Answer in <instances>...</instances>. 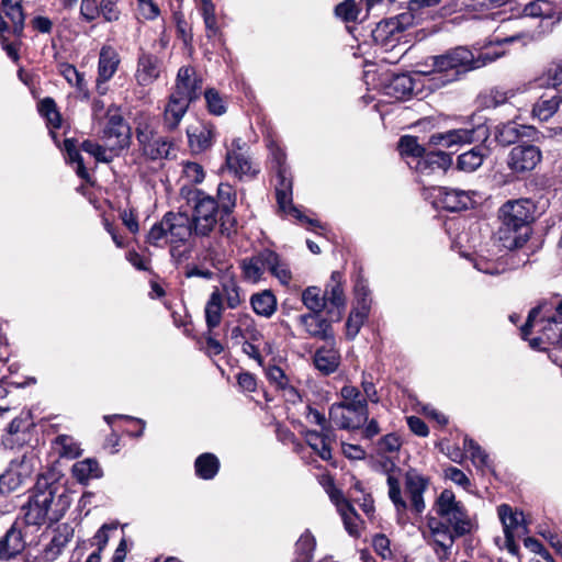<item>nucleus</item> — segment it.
Wrapping results in <instances>:
<instances>
[{"label":"nucleus","mask_w":562,"mask_h":562,"mask_svg":"<svg viewBox=\"0 0 562 562\" xmlns=\"http://www.w3.org/2000/svg\"><path fill=\"white\" fill-rule=\"evenodd\" d=\"M236 325L226 324V337L234 345H241L244 341H261L263 335L257 327L255 319L249 314H238Z\"/></svg>","instance_id":"nucleus-21"},{"label":"nucleus","mask_w":562,"mask_h":562,"mask_svg":"<svg viewBox=\"0 0 562 562\" xmlns=\"http://www.w3.org/2000/svg\"><path fill=\"white\" fill-rule=\"evenodd\" d=\"M64 150L66 153V161L68 164L75 165V170L78 177L86 181H89V172L83 165L82 157L72 138H66L64 140Z\"/></svg>","instance_id":"nucleus-47"},{"label":"nucleus","mask_w":562,"mask_h":562,"mask_svg":"<svg viewBox=\"0 0 562 562\" xmlns=\"http://www.w3.org/2000/svg\"><path fill=\"white\" fill-rule=\"evenodd\" d=\"M503 55L504 52L502 50H491L487 48L475 57L465 46H458L431 58L434 70L431 72L432 77L429 80L439 81L434 83L435 87L445 86L457 80L460 74L483 67Z\"/></svg>","instance_id":"nucleus-6"},{"label":"nucleus","mask_w":562,"mask_h":562,"mask_svg":"<svg viewBox=\"0 0 562 562\" xmlns=\"http://www.w3.org/2000/svg\"><path fill=\"white\" fill-rule=\"evenodd\" d=\"M381 467L386 474L387 496L397 515L405 514L408 507L416 515H422L426 509L425 494L430 486V477L416 468H409L403 476V493L401 469L390 460L382 462Z\"/></svg>","instance_id":"nucleus-3"},{"label":"nucleus","mask_w":562,"mask_h":562,"mask_svg":"<svg viewBox=\"0 0 562 562\" xmlns=\"http://www.w3.org/2000/svg\"><path fill=\"white\" fill-rule=\"evenodd\" d=\"M369 312L366 311V306L362 308L355 307L346 322V335L349 339H353L361 326L363 325Z\"/></svg>","instance_id":"nucleus-56"},{"label":"nucleus","mask_w":562,"mask_h":562,"mask_svg":"<svg viewBox=\"0 0 562 562\" xmlns=\"http://www.w3.org/2000/svg\"><path fill=\"white\" fill-rule=\"evenodd\" d=\"M75 529L69 524H60L54 530L50 541L44 547L41 557L45 562L56 561L70 541L74 539Z\"/></svg>","instance_id":"nucleus-25"},{"label":"nucleus","mask_w":562,"mask_h":562,"mask_svg":"<svg viewBox=\"0 0 562 562\" xmlns=\"http://www.w3.org/2000/svg\"><path fill=\"white\" fill-rule=\"evenodd\" d=\"M245 146L246 144L240 138L234 139L232 147L226 153V166L238 179L252 178L259 171L245 150Z\"/></svg>","instance_id":"nucleus-15"},{"label":"nucleus","mask_w":562,"mask_h":562,"mask_svg":"<svg viewBox=\"0 0 562 562\" xmlns=\"http://www.w3.org/2000/svg\"><path fill=\"white\" fill-rule=\"evenodd\" d=\"M306 443L324 461L331 459V446L336 441V435L330 425H325L321 431L306 430Z\"/></svg>","instance_id":"nucleus-27"},{"label":"nucleus","mask_w":562,"mask_h":562,"mask_svg":"<svg viewBox=\"0 0 562 562\" xmlns=\"http://www.w3.org/2000/svg\"><path fill=\"white\" fill-rule=\"evenodd\" d=\"M41 460L34 451H29L10 461L0 475V492L11 493L30 483L38 470Z\"/></svg>","instance_id":"nucleus-9"},{"label":"nucleus","mask_w":562,"mask_h":562,"mask_svg":"<svg viewBox=\"0 0 562 562\" xmlns=\"http://www.w3.org/2000/svg\"><path fill=\"white\" fill-rule=\"evenodd\" d=\"M204 98L210 113L222 115L226 112V103L215 89L205 90Z\"/></svg>","instance_id":"nucleus-60"},{"label":"nucleus","mask_w":562,"mask_h":562,"mask_svg":"<svg viewBox=\"0 0 562 562\" xmlns=\"http://www.w3.org/2000/svg\"><path fill=\"white\" fill-rule=\"evenodd\" d=\"M342 518L345 529L352 537H358L360 535V518L356 512V509L350 506L342 513H340Z\"/></svg>","instance_id":"nucleus-61"},{"label":"nucleus","mask_w":562,"mask_h":562,"mask_svg":"<svg viewBox=\"0 0 562 562\" xmlns=\"http://www.w3.org/2000/svg\"><path fill=\"white\" fill-rule=\"evenodd\" d=\"M342 283V274L339 271H333L324 291L325 304L329 303L339 311L344 310L346 306V296Z\"/></svg>","instance_id":"nucleus-38"},{"label":"nucleus","mask_w":562,"mask_h":562,"mask_svg":"<svg viewBox=\"0 0 562 562\" xmlns=\"http://www.w3.org/2000/svg\"><path fill=\"white\" fill-rule=\"evenodd\" d=\"M212 292H217L220 294L221 303H225L226 306L232 310L238 307L243 302L240 286L233 278L224 279L221 282V285L214 288Z\"/></svg>","instance_id":"nucleus-41"},{"label":"nucleus","mask_w":562,"mask_h":562,"mask_svg":"<svg viewBox=\"0 0 562 562\" xmlns=\"http://www.w3.org/2000/svg\"><path fill=\"white\" fill-rule=\"evenodd\" d=\"M81 148L83 151L88 153L89 155L93 156L97 161L100 162H109L112 159V155L108 153V150L93 142L85 140L81 144Z\"/></svg>","instance_id":"nucleus-64"},{"label":"nucleus","mask_w":562,"mask_h":562,"mask_svg":"<svg viewBox=\"0 0 562 562\" xmlns=\"http://www.w3.org/2000/svg\"><path fill=\"white\" fill-rule=\"evenodd\" d=\"M452 164V158L445 151H426L418 159L414 168L420 173H431L436 170L445 171Z\"/></svg>","instance_id":"nucleus-36"},{"label":"nucleus","mask_w":562,"mask_h":562,"mask_svg":"<svg viewBox=\"0 0 562 562\" xmlns=\"http://www.w3.org/2000/svg\"><path fill=\"white\" fill-rule=\"evenodd\" d=\"M463 448L470 453L471 460L476 468L487 467L488 456L477 442L465 436L463 440Z\"/></svg>","instance_id":"nucleus-57"},{"label":"nucleus","mask_w":562,"mask_h":562,"mask_svg":"<svg viewBox=\"0 0 562 562\" xmlns=\"http://www.w3.org/2000/svg\"><path fill=\"white\" fill-rule=\"evenodd\" d=\"M266 376L278 389L285 390L290 386L289 378L280 367L269 366L266 369Z\"/></svg>","instance_id":"nucleus-63"},{"label":"nucleus","mask_w":562,"mask_h":562,"mask_svg":"<svg viewBox=\"0 0 562 562\" xmlns=\"http://www.w3.org/2000/svg\"><path fill=\"white\" fill-rule=\"evenodd\" d=\"M516 90L514 89H504L501 87H496L491 89L490 93L485 97V105L486 106H499L505 104L509 99L515 97Z\"/></svg>","instance_id":"nucleus-58"},{"label":"nucleus","mask_w":562,"mask_h":562,"mask_svg":"<svg viewBox=\"0 0 562 562\" xmlns=\"http://www.w3.org/2000/svg\"><path fill=\"white\" fill-rule=\"evenodd\" d=\"M398 150L403 157H412L417 161L423 157L426 149L418 143L417 137L405 135L400 138Z\"/></svg>","instance_id":"nucleus-55"},{"label":"nucleus","mask_w":562,"mask_h":562,"mask_svg":"<svg viewBox=\"0 0 562 562\" xmlns=\"http://www.w3.org/2000/svg\"><path fill=\"white\" fill-rule=\"evenodd\" d=\"M38 111L46 119L50 136L54 143L59 147L60 145L54 130L60 127L61 116L57 110L55 101L52 98L43 99L38 104Z\"/></svg>","instance_id":"nucleus-43"},{"label":"nucleus","mask_w":562,"mask_h":562,"mask_svg":"<svg viewBox=\"0 0 562 562\" xmlns=\"http://www.w3.org/2000/svg\"><path fill=\"white\" fill-rule=\"evenodd\" d=\"M194 470L200 479L212 480L220 470V461L213 453H202L195 459Z\"/></svg>","instance_id":"nucleus-44"},{"label":"nucleus","mask_w":562,"mask_h":562,"mask_svg":"<svg viewBox=\"0 0 562 562\" xmlns=\"http://www.w3.org/2000/svg\"><path fill=\"white\" fill-rule=\"evenodd\" d=\"M373 2H339L335 7V15L346 24L348 32H352V25L367 20Z\"/></svg>","instance_id":"nucleus-26"},{"label":"nucleus","mask_w":562,"mask_h":562,"mask_svg":"<svg viewBox=\"0 0 562 562\" xmlns=\"http://www.w3.org/2000/svg\"><path fill=\"white\" fill-rule=\"evenodd\" d=\"M182 177L190 183H201L205 173L201 165L198 162L187 161L183 164Z\"/></svg>","instance_id":"nucleus-62"},{"label":"nucleus","mask_w":562,"mask_h":562,"mask_svg":"<svg viewBox=\"0 0 562 562\" xmlns=\"http://www.w3.org/2000/svg\"><path fill=\"white\" fill-rule=\"evenodd\" d=\"M506 2H480V10L476 8H473L472 10H468L467 12L471 15L472 19H491V20H501L505 21L506 18L502 16V12L496 10L501 5L505 4Z\"/></svg>","instance_id":"nucleus-54"},{"label":"nucleus","mask_w":562,"mask_h":562,"mask_svg":"<svg viewBox=\"0 0 562 562\" xmlns=\"http://www.w3.org/2000/svg\"><path fill=\"white\" fill-rule=\"evenodd\" d=\"M59 485L54 473H43L37 476L32 495L23 507L24 520L20 521L25 526H41L49 521H57L68 506L66 495L60 494L56 499Z\"/></svg>","instance_id":"nucleus-5"},{"label":"nucleus","mask_w":562,"mask_h":562,"mask_svg":"<svg viewBox=\"0 0 562 562\" xmlns=\"http://www.w3.org/2000/svg\"><path fill=\"white\" fill-rule=\"evenodd\" d=\"M486 128H458L445 133H435L429 137V144L451 148L456 145L471 144L485 137Z\"/></svg>","instance_id":"nucleus-17"},{"label":"nucleus","mask_w":562,"mask_h":562,"mask_svg":"<svg viewBox=\"0 0 562 562\" xmlns=\"http://www.w3.org/2000/svg\"><path fill=\"white\" fill-rule=\"evenodd\" d=\"M191 103L171 92L164 111V126L167 131L177 130Z\"/></svg>","instance_id":"nucleus-35"},{"label":"nucleus","mask_w":562,"mask_h":562,"mask_svg":"<svg viewBox=\"0 0 562 562\" xmlns=\"http://www.w3.org/2000/svg\"><path fill=\"white\" fill-rule=\"evenodd\" d=\"M270 256L271 250L263 249L250 258H245L240 263L244 279L250 283L259 282L268 270L267 266L271 263Z\"/></svg>","instance_id":"nucleus-32"},{"label":"nucleus","mask_w":562,"mask_h":562,"mask_svg":"<svg viewBox=\"0 0 562 562\" xmlns=\"http://www.w3.org/2000/svg\"><path fill=\"white\" fill-rule=\"evenodd\" d=\"M120 58L111 46H103L100 50L98 63V76L101 80H110L117 70Z\"/></svg>","instance_id":"nucleus-42"},{"label":"nucleus","mask_w":562,"mask_h":562,"mask_svg":"<svg viewBox=\"0 0 562 562\" xmlns=\"http://www.w3.org/2000/svg\"><path fill=\"white\" fill-rule=\"evenodd\" d=\"M202 78L192 66L179 68L172 93L193 102L202 93Z\"/></svg>","instance_id":"nucleus-20"},{"label":"nucleus","mask_w":562,"mask_h":562,"mask_svg":"<svg viewBox=\"0 0 562 562\" xmlns=\"http://www.w3.org/2000/svg\"><path fill=\"white\" fill-rule=\"evenodd\" d=\"M497 515L503 526L505 548L515 555L519 550L517 539L527 533L525 516L522 512L514 509L507 504L497 507Z\"/></svg>","instance_id":"nucleus-11"},{"label":"nucleus","mask_w":562,"mask_h":562,"mask_svg":"<svg viewBox=\"0 0 562 562\" xmlns=\"http://www.w3.org/2000/svg\"><path fill=\"white\" fill-rule=\"evenodd\" d=\"M420 77H414L408 74L392 75L383 83L385 95L396 100H405L411 97H418L422 93L424 83H420Z\"/></svg>","instance_id":"nucleus-14"},{"label":"nucleus","mask_w":562,"mask_h":562,"mask_svg":"<svg viewBox=\"0 0 562 562\" xmlns=\"http://www.w3.org/2000/svg\"><path fill=\"white\" fill-rule=\"evenodd\" d=\"M477 527L476 517L457 499L452 490L445 488L427 514L422 535L438 560L445 561L450 558L456 540L471 536Z\"/></svg>","instance_id":"nucleus-2"},{"label":"nucleus","mask_w":562,"mask_h":562,"mask_svg":"<svg viewBox=\"0 0 562 562\" xmlns=\"http://www.w3.org/2000/svg\"><path fill=\"white\" fill-rule=\"evenodd\" d=\"M299 323L311 338L326 342L335 339L331 322L323 315V312L302 314Z\"/></svg>","instance_id":"nucleus-24"},{"label":"nucleus","mask_w":562,"mask_h":562,"mask_svg":"<svg viewBox=\"0 0 562 562\" xmlns=\"http://www.w3.org/2000/svg\"><path fill=\"white\" fill-rule=\"evenodd\" d=\"M223 311L224 307L221 303L220 294L217 292H212L204 308L205 322L209 331H212L214 328L220 326Z\"/></svg>","instance_id":"nucleus-45"},{"label":"nucleus","mask_w":562,"mask_h":562,"mask_svg":"<svg viewBox=\"0 0 562 562\" xmlns=\"http://www.w3.org/2000/svg\"><path fill=\"white\" fill-rule=\"evenodd\" d=\"M137 140L144 155L153 160L168 158L173 147L169 139L147 130L137 131Z\"/></svg>","instance_id":"nucleus-23"},{"label":"nucleus","mask_w":562,"mask_h":562,"mask_svg":"<svg viewBox=\"0 0 562 562\" xmlns=\"http://www.w3.org/2000/svg\"><path fill=\"white\" fill-rule=\"evenodd\" d=\"M193 213L190 218L195 236L205 237L214 231L216 225H222V211L216 200L202 191H196L193 196Z\"/></svg>","instance_id":"nucleus-10"},{"label":"nucleus","mask_w":562,"mask_h":562,"mask_svg":"<svg viewBox=\"0 0 562 562\" xmlns=\"http://www.w3.org/2000/svg\"><path fill=\"white\" fill-rule=\"evenodd\" d=\"M71 474L80 484H87L90 480L100 479L103 472L95 459L87 458L74 463Z\"/></svg>","instance_id":"nucleus-39"},{"label":"nucleus","mask_w":562,"mask_h":562,"mask_svg":"<svg viewBox=\"0 0 562 562\" xmlns=\"http://www.w3.org/2000/svg\"><path fill=\"white\" fill-rule=\"evenodd\" d=\"M250 305L257 315L270 318L277 311V297L270 290H263L251 295Z\"/></svg>","instance_id":"nucleus-40"},{"label":"nucleus","mask_w":562,"mask_h":562,"mask_svg":"<svg viewBox=\"0 0 562 562\" xmlns=\"http://www.w3.org/2000/svg\"><path fill=\"white\" fill-rule=\"evenodd\" d=\"M3 13L12 21L13 32L20 34L23 30L24 15L21 2H1L0 8V40L2 48L13 60L19 59V47L13 43H7L3 38V32L9 30L8 23L3 20Z\"/></svg>","instance_id":"nucleus-13"},{"label":"nucleus","mask_w":562,"mask_h":562,"mask_svg":"<svg viewBox=\"0 0 562 562\" xmlns=\"http://www.w3.org/2000/svg\"><path fill=\"white\" fill-rule=\"evenodd\" d=\"M59 74L67 80L71 86H75L80 91L86 88L83 76L77 70L74 65L64 63L59 65Z\"/></svg>","instance_id":"nucleus-59"},{"label":"nucleus","mask_w":562,"mask_h":562,"mask_svg":"<svg viewBox=\"0 0 562 562\" xmlns=\"http://www.w3.org/2000/svg\"><path fill=\"white\" fill-rule=\"evenodd\" d=\"M189 146L194 154H200L212 147L215 130L211 123L199 122L187 128Z\"/></svg>","instance_id":"nucleus-29"},{"label":"nucleus","mask_w":562,"mask_h":562,"mask_svg":"<svg viewBox=\"0 0 562 562\" xmlns=\"http://www.w3.org/2000/svg\"><path fill=\"white\" fill-rule=\"evenodd\" d=\"M237 194L234 187L227 182H221L217 187V205L222 211L221 234L229 235L236 224L233 211L236 206Z\"/></svg>","instance_id":"nucleus-22"},{"label":"nucleus","mask_w":562,"mask_h":562,"mask_svg":"<svg viewBox=\"0 0 562 562\" xmlns=\"http://www.w3.org/2000/svg\"><path fill=\"white\" fill-rule=\"evenodd\" d=\"M533 132L535 128L532 126L518 125L515 122H507L496 127L495 138L501 145L507 146L514 144L520 137H530Z\"/></svg>","instance_id":"nucleus-37"},{"label":"nucleus","mask_w":562,"mask_h":562,"mask_svg":"<svg viewBox=\"0 0 562 562\" xmlns=\"http://www.w3.org/2000/svg\"><path fill=\"white\" fill-rule=\"evenodd\" d=\"M484 155L479 147L461 154L458 157V168L467 172L475 171L483 164Z\"/></svg>","instance_id":"nucleus-53"},{"label":"nucleus","mask_w":562,"mask_h":562,"mask_svg":"<svg viewBox=\"0 0 562 562\" xmlns=\"http://www.w3.org/2000/svg\"><path fill=\"white\" fill-rule=\"evenodd\" d=\"M524 18L540 19V26L550 29L562 18V11L557 10L554 2H528L522 10Z\"/></svg>","instance_id":"nucleus-28"},{"label":"nucleus","mask_w":562,"mask_h":562,"mask_svg":"<svg viewBox=\"0 0 562 562\" xmlns=\"http://www.w3.org/2000/svg\"><path fill=\"white\" fill-rule=\"evenodd\" d=\"M340 352L336 347V341H327L325 346L316 349L313 356L315 368L324 375H329L337 371L340 366Z\"/></svg>","instance_id":"nucleus-31"},{"label":"nucleus","mask_w":562,"mask_h":562,"mask_svg":"<svg viewBox=\"0 0 562 562\" xmlns=\"http://www.w3.org/2000/svg\"><path fill=\"white\" fill-rule=\"evenodd\" d=\"M103 137L109 142L111 151L124 148L128 144L130 128L120 115H112L104 128Z\"/></svg>","instance_id":"nucleus-34"},{"label":"nucleus","mask_w":562,"mask_h":562,"mask_svg":"<svg viewBox=\"0 0 562 562\" xmlns=\"http://www.w3.org/2000/svg\"><path fill=\"white\" fill-rule=\"evenodd\" d=\"M26 529L23 524L15 521L0 537V562H9L19 557L26 547Z\"/></svg>","instance_id":"nucleus-18"},{"label":"nucleus","mask_w":562,"mask_h":562,"mask_svg":"<svg viewBox=\"0 0 562 562\" xmlns=\"http://www.w3.org/2000/svg\"><path fill=\"white\" fill-rule=\"evenodd\" d=\"M368 419V412L345 404L334 403L329 408V420L340 429L356 430Z\"/></svg>","instance_id":"nucleus-19"},{"label":"nucleus","mask_w":562,"mask_h":562,"mask_svg":"<svg viewBox=\"0 0 562 562\" xmlns=\"http://www.w3.org/2000/svg\"><path fill=\"white\" fill-rule=\"evenodd\" d=\"M520 335L535 350H546V345L562 347V317L551 313L548 304H540L530 310Z\"/></svg>","instance_id":"nucleus-7"},{"label":"nucleus","mask_w":562,"mask_h":562,"mask_svg":"<svg viewBox=\"0 0 562 562\" xmlns=\"http://www.w3.org/2000/svg\"><path fill=\"white\" fill-rule=\"evenodd\" d=\"M562 98L559 94L552 95L549 99L541 98L532 109V114L540 121H548L559 110Z\"/></svg>","instance_id":"nucleus-48"},{"label":"nucleus","mask_w":562,"mask_h":562,"mask_svg":"<svg viewBox=\"0 0 562 562\" xmlns=\"http://www.w3.org/2000/svg\"><path fill=\"white\" fill-rule=\"evenodd\" d=\"M276 198L279 210L286 215H291L301 223L311 226H319L318 222L311 220L302 214V212L293 204V180L291 171H280L276 173Z\"/></svg>","instance_id":"nucleus-12"},{"label":"nucleus","mask_w":562,"mask_h":562,"mask_svg":"<svg viewBox=\"0 0 562 562\" xmlns=\"http://www.w3.org/2000/svg\"><path fill=\"white\" fill-rule=\"evenodd\" d=\"M442 3L408 2L407 11L402 12L394 19L378 23L372 31L374 42L384 47H394L400 42L404 29L428 19L447 18L457 10L458 2H448L441 5Z\"/></svg>","instance_id":"nucleus-4"},{"label":"nucleus","mask_w":562,"mask_h":562,"mask_svg":"<svg viewBox=\"0 0 562 562\" xmlns=\"http://www.w3.org/2000/svg\"><path fill=\"white\" fill-rule=\"evenodd\" d=\"M316 540L310 530H305L295 543L293 562H311Z\"/></svg>","instance_id":"nucleus-46"},{"label":"nucleus","mask_w":562,"mask_h":562,"mask_svg":"<svg viewBox=\"0 0 562 562\" xmlns=\"http://www.w3.org/2000/svg\"><path fill=\"white\" fill-rule=\"evenodd\" d=\"M533 211L535 206L529 199L504 203L498 211L501 226L497 238L501 245L493 241L482 247L472 258L474 268L491 276L507 271L509 269L507 251L522 247L528 240Z\"/></svg>","instance_id":"nucleus-1"},{"label":"nucleus","mask_w":562,"mask_h":562,"mask_svg":"<svg viewBox=\"0 0 562 562\" xmlns=\"http://www.w3.org/2000/svg\"><path fill=\"white\" fill-rule=\"evenodd\" d=\"M194 234L190 217L184 213H167L147 234V243L155 247L188 241Z\"/></svg>","instance_id":"nucleus-8"},{"label":"nucleus","mask_w":562,"mask_h":562,"mask_svg":"<svg viewBox=\"0 0 562 562\" xmlns=\"http://www.w3.org/2000/svg\"><path fill=\"white\" fill-rule=\"evenodd\" d=\"M54 449L61 458L75 459L81 454L80 445L68 435H59L54 440Z\"/></svg>","instance_id":"nucleus-50"},{"label":"nucleus","mask_w":562,"mask_h":562,"mask_svg":"<svg viewBox=\"0 0 562 562\" xmlns=\"http://www.w3.org/2000/svg\"><path fill=\"white\" fill-rule=\"evenodd\" d=\"M541 157V150L537 146L519 144L510 149L507 166L515 173H525L533 170Z\"/></svg>","instance_id":"nucleus-16"},{"label":"nucleus","mask_w":562,"mask_h":562,"mask_svg":"<svg viewBox=\"0 0 562 562\" xmlns=\"http://www.w3.org/2000/svg\"><path fill=\"white\" fill-rule=\"evenodd\" d=\"M342 398L338 404H345L368 412L367 398L362 396L360 390L353 385H345L340 390Z\"/></svg>","instance_id":"nucleus-51"},{"label":"nucleus","mask_w":562,"mask_h":562,"mask_svg":"<svg viewBox=\"0 0 562 562\" xmlns=\"http://www.w3.org/2000/svg\"><path fill=\"white\" fill-rule=\"evenodd\" d=\"M161 60L150 54H142L137 60L135 79L138 86L148 87L160 76Z\"/></svg>","instance_id":"nucleus-33"},{"label":"nucleus","mask_w":562,"mask_h":562,"mask_svg":"<svg viewBox=\"0 0 562 562\" xmlns=\"http://www.w3.org/2000/svg\"><path fill=\"white\" fill-rule=\"evenodd\" d=\"M270 257H272L271 263L267 266V271L277 278L281 284L288 285L292 280V273L288 262L273 250H271Z\"/></svg>","instance_id":"nucleus-49"},{"label":"nucleus","mask_w":562,"mask_h":562,"mask_svg":"<svg viewBox=\"0 0 562 562\" xmlns=\"http://www.w3.org/2000/svg\"><path fill=\"white\" fill-rule=\"evenodd\" d=\"M438 196L442 206L451 212H458L471 207L476 192L453 188H439Z\"/></svg>","instance_id":"nucleus-30"},{"label":"nucleus","mask_w":562,"mask_h":562,"mask_svg":"<svg viewBox=\"0 0 562 562\" xmlns=\"http://www.w3.org/2000/svg\"><path fill=\"white\" fill-rule=\"evenodd\" d=\"M302 302L310 313L323 312L326 306L324 294L322 295L318 286H307L302 293Z\"/></svg>","instance_id":"nucleus-52"}]
</instances>
